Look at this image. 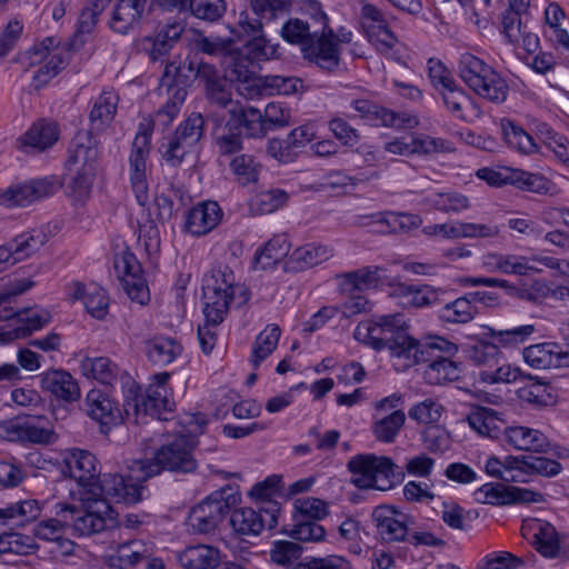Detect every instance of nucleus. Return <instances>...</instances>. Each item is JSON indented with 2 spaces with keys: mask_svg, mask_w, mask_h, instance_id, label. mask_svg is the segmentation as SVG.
I'll return each instance as SVG.
<instances>
[{
  "mask_svg": "<svg viewBox=\"0 0 569 569\" xmlns=\"http://www.w3.org/2000/svg\"><path fill=\"white\" fill-rule=\"evenodd\" d=\"M280 33L284 41L299 46L305 59L327 71L339 66V44L351 40L350 32L336 34L329 27L327 14L320 9L306 20L289 19Z\"/></svg>",
  "mask_w": 569,
  "mask_h": 569,
  "instance_id": "1",
  "label": "nucleus"
},
{
  "mask_svg": "<svg viewBox=\"0 0 569 569\" xmlns=\"http://www.w3.org/2000/svg\"><path fill=\"white\" fill-rule=\"evenodd\" d=\"M353 337L375 350L387 347L391 358L399 361L395 363L398 370L417 365V359H423L426 352L419 349V341L408 335L400 315L380 316L376 320L360 322Z\"/></svg>",
  "mask_w": 569,
  "mask_h": 569,
  "instance_id": "2",
  "label": "nucleus"
},
{
  "mask_svg": "<svg viewBox=\"0 0 569 569\" xmlns=\"http://www.w3.org/2000/svg\"><path fill=\"white\" fill-rule=\"evenodd\" d=\"M250 293L244 284L236 280L228 266L211 269L203 278V316L213 323H221L232 305L241 307L248 302Z\"/></svg>",
  "mask_w": 569,
  "mask_h": 569,
  "instance_id": "3",
  "label": "nucleus"
},
{
  "mask_svg": "<svg viewBox=\"0 0 569 569\" xmlns=\"http://www.w3.org/2000/svg\"><path fill=\"white\" fill-rule=\"evenodd\" d=\"M458 71L462 81L479 97L496 103L507 99L508 86L501 76L480 58L465 52L460 56Z\"/></svg>",
  "mask_w": 569,
  "mask_h": 569,
  "instance_id": "4",
  "label": "nucleus"
},
{
  "mask_svg": "<svg viewBox=\"0 0 569 569\" xmlns=\"http://www.w3.org/2000/svg\"><path fill=\"white\" fill-rule=\"evenodd\" d=\"M193 440L179 436L161 446L152 460H137V470L144 472V478L158 475L161 470L188 473L197 468L192 456Z\"/></svg>",
  "mask_w": 569,
  "mask_h": 569,
  "instance_id": "5",
  "label": "nucleus"
},
{
  "mask_svg": "<svg viewBox=\"0 0 569 569\" xmlns=\"http://www.w3.org/2000/svg\"><path fill=\"white\" fill-rule=\"evenodd\" d=\"M419 349L427 350L423 359H417V363L429 362L425 370V378L430 385H442L459 379L460 366L449 359V356L458 350L453 342L436 337L425 343L419 342Z\"/></svg>",
  "mask_w": 569,
  "mask_h": 569,
  "instance_id": "6",
  "label": "nucleus"
},
{
  "mask_svg": "<svg viewBox=\"0 0 569 569\" xmlns=\"http://www.w3.org/2000/svg\"><path fill=\"white\" fill-rule=\"evenodd\" d=\"M170 378L168 372L157 373L148 387L146 395L134 393L127 397L123 403V411L127 419L136 422L141 416L161 418V413L171 411L173 402L169 399L167 383Z\"/></svg>",
  "mask_w": 569,
  "mask_h": 569,
  "instance_id": "7",
  "label": "nucleus"
},
{
  "mask_svg": "<svg viewBox=\"0 0 569 569\" xmlns=\"http://www.w3.org/2000/svg\"><path fill=\"white\" fill-rule=\"evenodd\" d=\"M30 64H40L34 72L36 88L46 86L69 61V51L53 38H46L41 43L33 46L29 51Z\"/></svg>",
  "mask_w": 569,
  "mask_h": 569,
  "instance_id": "8",
  "label": "nucleus"
},
{
  "mask_svg": "<svg viewBox=\"0 0 569 569\" xmlns=\"http://www.w3.org/2000/svg\"><path fill=\"white\" fill-rule=\"evenodd\" d=\"M234 496L224 497L216 492L193 507L188 517V523L193 532L207 535L213 532L218 525L230 513L236 503Z\"/></svg>",
  "mask_w": 569,
  "mask_h": 569,
  "instance_id": "9",
  "label": "nucleus"
},
{
  "mask_svg": "<svg viewBox=\"0 0 569 569\" xmlns=\"http://www.w3.org/2000/svg\"><path fill=\"white\" fill-rule=\"evenodd\" d=\"M147 479L144 472L137 470L134 461L127 476L113 472L104 473L100 479L101 495L114 502L128 505L139 502L142 499L141 482Z\"/></svg>",
  "mask_w": 569,
  "mask_h": 569,
  "instance_id": "10",
  "label": "nucleus"
},
{
  "mask_svg": "<svg viewBox=\"0 0 569 569\" xmlns=\"http://www.w3.org/2000/svg\"><path fill=\"white\" fill-rule=\"evenodd\" d=\"M351 472V482L360 489H383L377 485L379 478L388 479L393 475L395 463L388 457H378L372 453L357 455L348 461Z\"/></svg>",
  "mask_w": 569,
  "mask_h": 569,
  "instance_id": "11",
  "label": "nucleus"
},
{
  "mask_svg": "<svg viewBox=\"0 0 569 569\" xmlns=\"http://www.w3.org/2000/svg\"><path fill=\"white\" fill-rule=\"evenodd\" d=\"M150 136L151 129L149 124H140L129 157L131 186L138 203L142 207L149 201L147 159L149 156Z\"/></svg>",
  "mask_w": 569,
  "mask_h": 569,
  "instance_id": "12",
  "label": "nucleus"
},
{
  "mask_svg": "<svg viewBox=\"0 0 569 569\" xmlns=\"http://www.w3.org/2000/svg\"><path fill=\"white\" fill-rule=\"evenodd\" d=\"M59 187L60 183L56 177L17 182L0 194V201L8 207H27L54 194Z\"/></svg>",
  "mask_w": 569,
  "mask_h": 569,
  "instance_id": "13",
  "label": "nucleus"
},
{
  "mask_svg": "<svg viewBox=\"0 0 569 569\" xmlns=\"http://www.w3.org/2000/svg\"><path fill=\"white\" fill-rule=\"evenodd\" d=\"M113 264L128 297L139 305H146L150 299V293L142 276L141 264L134 254L128 249H123L116 254Z\"/></svg>",
  "mask_w": 569,
  "mask_h": 569,
  "instance_id": "14",
  "label": "nucleus"
},
{
  "mask_svg": "<svg viewBox=\"0 0 569 569\" xmlns=\"http://www.w3.org/2000/svg\"><path fill=\"white\" fill-rule=\"evenodd\" d=\"M361 26L368 40L381 53H388L398 42L386 14L375 4L365 3L361 7Z\"/></svg>",
  "mask_w": 569,
  "mask_h": 569,
  "instance_id": "15",
  "label": "nucleus"
},
{
  "mask_svg": "<svg viewBox=\"0 0 569 569\" xmlns=\"http://www.w3.org/2000/svg\"><path fill=\"white\" fill-rule=\"evenodd\" d=\"M279 506L270 503V508L256 511L252 508L236 509L230 517V525L239 535H259L263 528L272 529L277 526Z\"/></svg>",
  "mask_w": 569,
  "mask_h": 569,
  "instance_id": "16",
  "label": "nucleus"
},
{
  "mask_svg": "<svg viewBox=\"0 0 569 569\" xmlns=\"http://www.w3.org/2000/svg\"><path fill=\"white\" fill-rule=\"evenodd\" d=\"M378 536L386 542L402 541L409 535L412 519L390 506H379L372 512Z\"/></svg>",
  "mask_w": 569,
  "mask_h": 569,
  "instance_id": "17",
  "label": "nucleus"
},
{
  "mask_svg": "<svg viewBox=\"0 0 569 569\" xmlns=\"http://www.w3.org/2000/svg\"><path fill=\"white\" fill-rule=\"evenodd\" d=\"M64 476L74 479L80 486L87 487L99 475L98 461L88 450L71 448L62 453Z\"/></svg>",
  "mask_w": 569,
  "mask_h": 569,
  "instance_id": "18",
  "label": "nucleus"
},
{
  "mask_svg": "<svg viewBox=\"0 0 569 569\" xmlns=\"http://www.w3.org/2000/svg\"><path fill=\"white\" fill-rule=\"evenodd\" d=\"M87 413L100 423L101 431L108 433L112 427L122 423V412L102 391L90 390L86 398Z\"/></svg>",
  "mask_w": 569,
  "mask_h": 569,
  "instance_id": "19",
  "label": "nucleus"
},
{
  "mask_svg": "<svg viewBox=\"0 0 569 569\" xmlns=\"http://www.w3.org/2000/svg\"><path fill=\"white\" fill-rule=\"evenodd\" d=\"M249 60L242 49L237 47V53L232 59H226L221 64L224 68L226 77L237 83L238 91L244 98L251 99L258 96V81L260 77L249 69Z\"/></svg>",
  "mask_w": 569,
  "mask_h": 569,
  "instance_id": "20",
  "label": "nucleus"
},
{
  "mask_svg": "<svg viewBox=\"0 0 569 569\" xmlns=\"http://www.w3.org/2000/svg\"><path fill=\"white\" fill-rule=\"evenodd\" d=\"M97 141L90 131L78 132L72 140L67 160L68 171H97Z\"/></svg>",
  "mask_w": 569,
  "mask_h": 569,
  "instance_id": "21",
  "label": "nucleus"
},
{
  "mask_svg": "<svg viewBox=\"0 0 569 569\" xmlns=\"http://www.w3.org/2000/svg\"><path fill=\"white\" fill-rule=\"evenodd\" d=\"M353 109L361 117L372 116L376 120L380 121L381 126L395 129H412L419 124L416 116L407 112L397 113L383 107L371 103L369 100L359 99L352 101Z\"/></svg>",
  "mask_w": 569,
  "mask_h": 569,
  "instance_id": "22",
  "label": "nucleus"
},
{
  "mask_svg": "<svg viewBox=\"0 0 569 569\" xmlns=\"http://www.w3.org/2000/svg\"><path fill=\"white\" fill-rule=\"evenodd\" d=\"M478 177L486 180L490 186L511 183L532 192H540L546 188L543 177L522 170H509L502 173L485 168L478 171Z\"/></svg>",
  "mask_w": 569,
  "mask_h": 569,
  "instance_id": "23",
  "label": "nucleus"
},
{
  "mask_svg": "<svg viewBox=\"0 0 569 569\" xmlns=\"http://www.w3.org/2000/svg\"><path fill=\"white\" fill-rule=\"evenodd\" d=\"M222 214L216 201L199 202L187 216L186 230L193 236H204L220 223Z\"/></svg>",
  "mask_w": 569,
  "mask_h": 569,
  "instance_id": "24",
  "label": "nucleus"
},
{
  "mask_svg": "<svg viewBox=\"0 0 569 569\" xmlns=\"http://www.w3.org/2000/svg\"><path fill=\"white\" fill-rule=\"evenodd\" d=\"M76 512V506L68 503H59L56 506V517L39 521L33 527V536L42 541L54 542L67 535L71 527L72 517Z\"/></svg>",
  "mask_w": 569,
  "mask_h": 569,
  "instance_id": "25",
  "label": "nucleus"
},
{
  "mask_svg": "<svg viewBox=\"0 0 569 569\" xmlns=\"http://www.w3.org/2000/svg\"><path fill=\"white\" fill-rule=\"evenodd\" d=\"M525 361L537 369L569 367V351L557 343L532 345L523 349Z\"/></svg>",
  "mask_w": 569,
  "mask_h": 569,
  "instance_id": "26",
  "label": "nucleus"
},
{
  "mask_svg": "<svg viewBox=\"0 0 569 569\" xmlns=\"http://www.w3.org/2000/svg\"><path fill=\"white\" fill-rule=\"evenodd\" d=\"M41 387L56 398L72 402L80 398L77 380L63 369H51L41 376Z\"/></svg>",
  "mask_w": 569,
  "mask_h": 569,
  "instance_id": "27",
  "label": "nucleus"
},
{
  "mask_svg": "<svg viewBox=\"0 0 569 569\" xmlns=\"http://www.w3.org/2000/svg\"><path fill=\"white\" fill-rule=\"evenodd\" d=\"M466 419L470 428L481 437L498 439L503 435L506 421L501 413L491 408L475 406Z\"/></svg>",
  "mask_w": 569,
  "mask_h": 569,
  "instance_id": "28",
  "label": "nucleus"
},
{
  "mask_svg": "<svg viewBox=\"0 0 569 569\" xmlns=\"http://www.w3.org/2000/svg\"><path fill=\"white\" fill-rule=\"evenodd\" d=\"M112 552L108 555V565L117 569H129L137 563L147 560L151 556L149 546L138 539L128 540L110 548Z\"/></svg>",
  "mask_w": 569,
  "mask_h": 569,
  "instance_id": "29",
  "label": "nucleus"
},
{
  "mask_svg": "<svg viewBox=\"0 0 569 569\" xmlns=\"http://www.w3.org/2000/svg\"><path fill=\"white\" fill-rule=\"evenodd\" d=\"M503 436L505 441L517 450L545 452L550 446L541 431L525 426L505 427Z\"/></svg>",
  "mask_w": 569,
  "mask_h": 569,
  "instance_id": "30",
  "label": "nucleus"
},
{
  "mask_svg": "<svg viewBox=\"0 0 569 569\" xmlns=\"http://www.w3.org/2000/svg\"><path fill=\"white\" fill-rule=\"evenodd\" d=\"M487 330V335L498 345L512 348L526 342L536 332V326L531 323L519 325L513 319H508L496 327H488Z\"/></svg>",
  "mask_w": 569,
  "mask_h": 569,
  "instance_id": "31",
  "label": "nucleus"
},
{
  "mask_svg": "<svg viewBox=\"0 0 569 569\" xmlns=\"http://www.w3.org/2000/svg\"><path fill=\"white\" fill-rule=\"evenodd\" d=\"M213 140L220 156H232L242 150L241 131L233 128L224 114L213 113Z\"/></svg>",
  "mask_w": 569,
  "mask_h": 569,
  "instance_id": "32",
  "label": "nucleus"
},
{
  "mask_svg": "<svg viewBox=\"0 0 569 569\" xmlns=\"http://www.w3.org/2000/svg\"><path fill=\"white\" fill-rule=\"evenodd\" d=\"M193 47L197 52L217 58L222 64L226 59L234 57L238 46L232 37L206 36L199 32L194 37Z\"/></svg>",
  "mask_w": 569,
  "mask_h": 569,
  "instance_id": "33",
  "label": "nucleus"
},
{
  "mask_svg": "<svg viewBox=\"0 0 569 569\" xmlns=\"http://www.w3.org/2000/svg\"><path fill=\"white\" fill-rule=\"evenodd\" d=\"M59 137L58 128L54 122L39 120L19 139L21 148L26 151H43L52 147Z\"/></svg>",
  "mask_w": 569,
  "mask_h": 569,
  "instance_id": "34",
  "label": "nucleus"
},
{
  "mask_svg": "<svg viewBox=\"0 0 569 569\" xmlns=\"http://www.w3.org/2000/svg\"><path fill=\"white\" fill-rule=\"evenodd\" d=\"M41 511L42 503L37 499L28 498L0 508V521L24 527L34 522L40 517Z\"/></svg>",
  "mask_w": 569,
  "mask_h": 569,
  "instance_id": "35",
  "label": "nucleus"
},
{
  "mask_svg": "<svg viewBox=\"0 0 569 569\" xmlns=\"http://www.w3.org/2000/svg\"><path fill=\"white\" fill-rule=\"evenodd\" d=\"M178 560L186 569H217L221 562V556L218 548L197 545L181 551Z\"/></svg>",
  "mask_w": 569,
  "mask_h": 569,
  "instance_id": "36",
  "label": "nucleus"
},
{
  "mask_svg": "<svg viewBox=\"0 0 569 569\" xmlns=\"http://www.w3.org/2000/svg\"><path fill=\"white\" fill-rule=\"evenodd\" d=\"M171 68L177 69L173 64H167L162 78V86L166 84L168 87L169 100L157 111L153 119L154 122L163 127L169 126L178 116L187 97V90L183 87L172 86L169 82Z\"/></svg>",
  "mask_w": 569,
  "mask_h": 569,
  "instance_id": "37",
  "label": "nucleus"
},
{
  "mask_svg": "<svg viewBox=\"0 0 569 569\" xmlns=\"http://www.w3.org/2000/svg\"><path fill=\"white\" fill-rule=\"evenodd\" d=\"M148 0H119L112 11L111 28L119 33H127L139 23Z\"/></svg>",
  "mask_w": 569,
  "mask_h": 569,
  "instance_id": "38",
  "label": "nucleus"
},
{
  "mask_svg": "<svg viewBox=\"0 0 569 569\" xmlns=\"http://www.w3.org/2000/svg\"><path fill=\"white\" fill-rule=\"evenodd\" d=\"M520 381L522 386L517 390V395L521 401L538 407L553 403V389L547 381L530 375H525Z\"/></svg>",
  "mask_w": 569,
  "mask_h": 569,
  "instance_id": "39",
  "label": "nucleus"
},
{
  "mask_svg": "<svg viewBox=\"0 0 569 569\" xmlns=\"http://www.w3.org/2000/svg\"><path fill=\"white\" fill-rule=\"evenodd\" d=\"M545 20L550 39L569 52V17L563 9L556 2L549 3L545 10Z\"/></svg>",
  "mask_w": 569,
  "mask_h": 569,
  "instance_id": "40",
  "label": "nucleus"
},
{
  "mask_svg": "<svg viewBox=\"0 0 569 569\" xmlns=\"http://www.w3.org/2000/svg\"><path fill=\"white\" fill-rule=\"evenodd\" d=\"M76 299H81L86 310L96 319H103L108 312L109 298L104 289L96 283H78L73 293Z\"/></svg>",
  "mask_w": 569,
  "mask_h": 569,
  "instance_id": "41",
  "label": "nucleus"
},
{
  "mask_svg": "<svg viewBox=\"0 0 569 569\" xmlns=\"http://www.w3.org/2000/svg\"><path fill=\"white\" fill-rule=\"evenodd\" d=\"M228 119L233 124V128L244 129L246 136L249 138H262L267 133L262 113L257 108H244L239 104L236 109L231 110Z\"/></svg>",
  "mask_w": 569,
  "mask_h": 569,
  "instance_id": "42",
  "label": "nucleus"
},
{
  "mask_svg": "<svg viewBox=\"0 0 569 569\" xmlns=\"http://www.w3.org/2000/svg\"><path fill=\"white\" fill-rule=\"evenodd\" d=\"M558 268V261L552 257H523L505 254L502 273L526 276L530 272H540L541 267Z\"/></svg>",
  "mask_w": 569,
  "mask_h": 569,
  "instance_id": "43",
  "label": "nucleus"
},
{
  "mask_svg": "<svg viewBox=\"0 0 569 569\" xmlns=\"http://www.w3.org/2000/svg\"><path fill=\"white\" fill-rule=\"evenodd\" d=\"M343 290H365L377 287L385 279V269L379 266H367L339 276Z\"/></svg>",
  "mask_w": 569,
  "mask_h": 569,
  "instance_id": "44",
  "label": "nucleus"
},
{
  "mask_svg": "<svg viewBox=\"0 0 569 569\" xmlns=\"http://www.w3.org/2000/svg\"><path fill=\"white\" fill-rule=\"evenodd\" d=\"M81 373L103 385L112 386L119 376L118 366L107 357H84L80 361Z\"/></svg>",
  "mask_w": 569,
  "mask_h": 569,
  "instance_id": "45",
  "label": "nucleus"
},
{
  "mask_svg": "<svg viewBox=\"0 0 569 569\" xmlns=\"http://www.w3.org/2000/svg\"><path fill=\"white\" fill-rule=\"evenodd\" d=\"M47 241L48 237L42 230L32 229L17 236L7 247L12 252L13 260L19 262L39 251Z\"/></svg>",
  "mask_w": 569,
  "mask_h": 569,
  "instance_id": "46",
  "label": "nucleus"
},
{
  "mask_svg": "<svg viewBox=\"0 0 569 569\" xmlns=\"http://www.w3.org/2000/svg\"><path fill=\"white\" fill-rule=\"evenodd\" d=\"M8 432L12 433V439L40 445H50L57 440V435L52 429L37 426L30 420L11 422Z\"/></svg>",
  "mask_w": 569,
  "mask_h": 569,
  "instance_id": "47",
  "label": "nucleus"
},
{
  "mask_svg": "<svg viewBox=\"0 0 569 569\" xmlns=\"http://www.w3.org/2000/svg\"><path fill=\"white\" fill-rule=\"evenodd\" d=\"M500 126L503 140L509 148L521 154H531L537 150L533 138L516 122L502 119Z\"/></svg>",
  "mask_w": 569,
  "mask_h": 569,
  "instance_id": "48",
  "label": "nucleus"
},
{
  "mask_svg": "<svg viewBox=\"0 0 569 569\" xmlns=\"http://www.w3.org/2000/svg\"><path fill=\"white\" fill-rule=\"evenodd\" d=\"M181 351L182 347L172 338L154 337L146 342L147 356L156 365L171 363Z\"/></svg>",
  "mask_w": 569,
  "mask_h": 569,
  "instance_id": "49",
  "label": "nucleus"
},
{
  "mask_svg": "<svg viewBox=\"0 0 569 569\" xmlns=\"http://www.w3.org/2000/svg\"><path fill=\"white\" fill-rule=\"evenodd\" d=\"M119 97L114 91H103L94 101L90 112L92 128L100 130L107 127L114 118Z\"/></svg>",
  "mask_w": 569,
  "mask_h": 569,
  "instance_id": "50",
  "label": "nucleus"
},
{
  "mask_svg": "<svg viewBox=\"0 0 569 569\" xmlns=\"http://www.w3.org/2000/svg\"><path fill=\"white\" fill-rule=\"evenodd\" d=\"M229 168L239 186L246 187L259 180L261 163L251 154H237L229 163Z\"/></svg>",
  "mask_w": 569,
  "mask_h": 569,
  "instance_id": "51",
  "label": "nucleus"
},
{
  "mask_svg": "<svg viewBox=\"0 0 569 569\" xmlns=\"http://www.w3.org/2000/svg\"><path fill=\"white\" fill-rule=\"evenodd\" d=\"M375 222L386 226L387 232L407 233L419 228L422 218L419 214L406 212H386L373 216Z\"/></svg>",
  "mask_w": 569,
  "mask_h": 569,
  "instance_id": "52",
  "label": "nucleus"
},
{
  "mask_svg": "<svg viewBox=\"0 0 569 569\" xmlns=\"http://www.w3.org/2000/svg\"><path fill=\"white\" fill-rule=\"evenodd\" d=\"M290 244L284 234H277L271 238L256 256V263L261 269L276 266L289 253Z\"/></svg>",
  "mask_w": 569,
  "mask_h": 569,
  "instance_id": "53",
  "label": "nucleus"
},
{
  "mask_svg": "<svg viewBox=\"0 0 569 569\" xmlns=\"http://www.w3.org/2000/svg\"><path fill=\"white\" fill-rule=\"evenodd\" d=\"M289 199L286 191L281 189H270L254 194L250 202V212L254 216L269 214L282 208Z\"/></svg>",
  "mask_w": 569,
  "mask_h": 569,
  "instance_id": "54",
  "label": "nucleus"
},
{
  "mask_svg": "<svg viewBox=\"0 0 569 569\" xmlns=\"http://www.w3.org/2000/svg\"><path fill=\"white\" fill-rule=\"evenodd\" d=\"M426 202L445 213H460L470 207L468 197L451 190L431 193L426 198Z\"/></svg>",
  "mask_w": 569,
  "mask_h": 569,
  "instance_id": "55",
  "label": "nucleus"
},
{
  "mask_svg": "<svg viewBox=\"0 0 569 569\" xmlns=\"http://www.w3.org/2000/svg\"><path fill=\"white\" fill-rule=\"evenodd\" d=\"M477 313V306H473L465 295L446 303L439 312V318L450 323H468Z\"/></svg>",
  "mask_w": 569,
  "mask_h": 569,
  "instance_id": "56",
  "label": "nucleus"
},
{
  "mask_svg": "<svg viewBox=\"0 0 569 569\" xmlns=\"http://www.w3.org/2000/svg\"><path fill=\"white\" fill-rule=\"evenodd\" d=\"M447 111L459 120H466L465 110L472 103L471 97L456 82L447 88H438Z\"/></svg>",
  "mask_w": 569,
  "mask_h": 569,
  "instance_id": "57",
  "label": "nucleus"
},
{
  "mask_svg": "<svg viewBox=\"0 0 569 569\" xmlns=\"http://www.w3.org/2000/svg\"><path fill=\"white\" fill-rule=\"evenodd\" d=\"M406 422L402 410H395L388 416L377 419L372 425V433L378 441L391 443Z\"/></svg>",
  "mask_w": 569,
  "mask_h": 569,
  "instance_id": "58",
  "label": "nucleus"
},
{
  "mask_svg": "<svg viewBox=\"0 0 569 569\" xmlns=\"http://www.w3.org/2000/svg\"><path fill=\"white\" fill-rule=\"evenodd\" d=\"M281 330L276 325H269L256 338L252 347V363L258 367L277 348Z\"/></svg>",
  "mask_w": 569,
  "mask_h": 569,
  "instance_id": "59",
  "label": "nucleus"
},
{
  "mask_svg": "<svg viewBox=\"0 0 569 569\" xmlns=\"http://www.w3.org/2000/svg\"><path fill=\"white\" fill-rule=\"evenodd\" d=\"M333 256V249L327 244L308 243L297 248L292 252V260L301 264V268L318 266Z\"/></svg>",
  "mask_w": 569,
  "mask_h": 569,
  "instance_id": "60",
  "label": "nucleus"
},
{
  "mask_svg": "<svg viewBox=\"0 0 569 569\" xmlns=\"http://www.w3.org/2000/svg\"><path fill=\"white\" fill-rule=\"evenodd\" d=\"M469 359L481 370H490L503 360V355L496 343L479 341L469 349Z\"/></svg>",
  "mask_w": 569,
  "mask_h": 569,
  "instance_id": "61",
  "label": "nucleus"
},
{
  "mask_svg": "<svg viewBox=\"0 0 569 569\" xmlns=\"http://www.w3.org/2000/svg\"><path fill=\"white\" fill-rule=\"evenodd\" d=\"M300 83V79L295 77L278 74L260 77L258 81V94H291L297 92Z\"/></svg>",
  "mask_w": 569,
  "mask_h": 569,
  "instance_id": "62",
  "label": "nucleus"
},
{
  "mask_svg": "<svg viewBox=\"0 0 569 569\" xmlns=\"http://www.w3.org/2000/svg\"><path fill=\"white\" fill-rule=\"evenodd\" d=\"M101 512V510L98 512L87 511L83 515H80L76 508V512L73 515H69V517H72L70 528H72L78 536H91L99 533L106 529V519Z\"/></svg>",
  "mask_w": 569,
  "mask_h": 569,
  "instance_id": "63",
  "label": "nucleus"
},
{
  "mask_svg": "<svg viewBox=\"0 0 569 569\" xmlns=\"http://www.w3.org/2000/svg\"><path fill=\"white\" fill-rule=\"evenodd\" d=\"M536 550L546 558H555L560 550L558 533L549 522H539L535 532Z\"/></svg>",
  "mask_w": 569,
  "mask_h": 569,
  "instance_id": "64",
  "label": "nucleus"
}]
</instances>
